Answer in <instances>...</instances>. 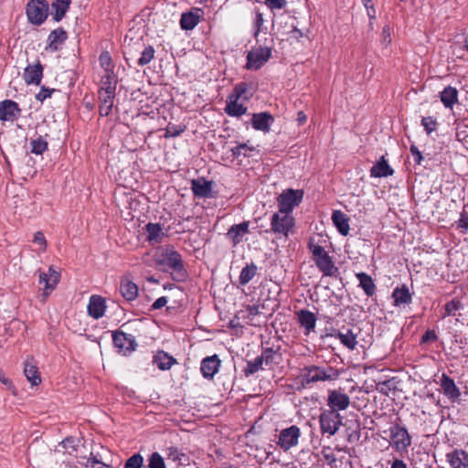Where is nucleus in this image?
<instances>
[{
  "mask_svg": "<svg viewBox=\"0 0 468 468\" xmlns=\"http://www.w3.org/2000/svg\"><path fill=\"white\" fill-rule=\"evenodd\" d=\"M338 372L332 367H322L317 366L304 367L301 369L300 378L302 386L305 388L312 383L336 379Z\"/></svg>",
  "mask_w": 468,
  "mask_h": 468,
  "instance_id": "1",
  "label": "nucleus"
},
{
  "mask_svg": "<svg viewBox=\"0 0 468 468\" xmlns=\"http://www.w3.org/2000/svg\"><path fill=\"white\" fill-rule=\"evenodd\" d=\"M55 452L73 456L79 460V463H83L88 451L85 449L83 439L68 437L57 446Z\"/></svg>",
  "mask_w": 468,
  "mask_h": 468,
  "instance_id": "2",
  "label": "nucleus"
},
{
  "mask_svg": "<svg viewBox=\"0 0 468 468\" xmlns=\"http://www.w3.org/2000/svg\"><path fill=\"white\" fill-rule=\"evenodd\" d=\"M303 191L292 188L284 190L277 198L279 211L291 215L292 209L303 200Z\"/></svg>",
  "mask_w": 468,
  "mask_h": 468,
  "instance_id": "3",
  "label": "nucleus"
},
{
  "mask_svg": "<svg viewBox=\"0 0 468 468\" xmlns=\"http://www.w3.org/2000/svg\"><path fill=\"white\" fill-rule=\"evenodd\" d=\"M27 16L29 22L39 26L48 16V3L46 0H30L27 5Z\"/></svg>",
  "mask_w": 468,
  "mask_h": 468,
  "instance_id": "4",
  "label": "nucleus"
},
{
  "mask_svg": "<svg viewBox=\"0 0 468 468\" xmlns=\"http://www.w3.org/2000/svg\"><path fill=\"white\" fill-rule=\"evenodd\" d=\"M294 226V218L288 213L276 212L271 219V229L276 235L288 236L290 230ZM269 232V229L265 230Z\"/></svg>",
  "mask_w": 468,
  "mask_h": 468,
  "instance_id": "5",
  "label": "nucleus"
},
{
  "mask_svg": "<svg viewBox=\"0 0 468 468\" xmlns=\"http://www.w3.org/2000/svg\"><path fill=\"white\" fill-rule=\"evenodd\" d=\"M159 266H165L177 272L181 277L185 276L184 264L181 255L173 249H165L160 258L156 260Z\"/></svg>",
  "mask_w": 468,
  "mask_h": 468,
  "instance_id": "6",
  "label": "nucleus"
},
{
  "mask_svg": "<svg viewBox=\"0 0 468 468\" xmlns=\"http://www.w3.org/2000/svg\"><path fill=\"white\" fill-rule=\"evenodd\" d=\"M271 56V47H262L252 48L247 55V69H261Z\"/></svg>",
  "mask_w": 468,
  "mask_h": 468,
  "instance_id": "7",
  "label": "nucleus"
},
{
  "mask_svg": "<svg viewBox=\"0 0 468 468\" xmlns=\"http://www.w3.org/2000/svg\"><path fill=\"white\" fill-rule=\"evenodd\" d=\"M319 422L324 433L334 435L342 425V417L335 410H324L320 414Z\"/></svg>",
  "mask_w": 468,
  "mask_h": 468,
  "instance_id": "8",
  "label": "nucleus"
},
{
  "mask_svg": "<svg viewBox=\"0 0 468 468\" xmlns=\"http://www.w3.org/2000/svg\"><path fill=\"white\" fill-rule=\"evenodd\" d=\"M390 438L392 446L398 452H404L411 445V437L407 429L399 424H395L390 428Z\"/></svg>",
  "mask_w": 468,
  "mask_h": 468,
  "instance_id": "9",
  "label": "nucleus"
},
{
  "mask_svg": "<svg viewBox=\"0 0 468 468\" xmlns=\"http://www.w3.org/2000/svg\"><path fill=\"white\" fill-rule=\"evenodd\" d=\"M301 436L300 428L296 425H292L289 428H285L281 431L277 444L283 450L289 451L292 447H295L299 442Z\"/></svg>",
  "mask_w": 468,
  "mask_h": 468,
  "instance_id": "10",
  "label": "nucleus"
},
{
  "mask_svg": "<svg viewBox=\"0 0 468 468\" xmlns=\"http://www.w3.org/2000/svg\"><path fill=\"white\" fill-rule=\"evenodd\" d=\"M112 340L114 346L118 349V352L124 355L127 352L133 351L137 346L133 335L125 334L122 331L113 332Z\"/></svg>",
  "mask_w": 468,
  "mask_h": 468,
  "instance_id": "11",
  "label": "nucleus"
},
{
  "mask_svg": "<svg viewBox=\"0 0 468 468\" xmlns=\"http://www.w3.org/2000/svg\"><path fill=\"white\" fill-rule=\"evenodd\" d=\"M350 404V398L343 393L341 390L334 389L328 391L327 405L330 408L329 410H345Z\"/></svg>",
  "mask_w": 468,
  "mask_h": 468,
  "instance_id": "12",
  "label": "nucleus"
},
{
  "mask_svg": "<svg viewBox=\"0 0 468 468\" xmlns=\"http://www.w3.org/2000/svg\"><path fill=\"white\" fill-rule=\"evenodd\" d=\"M221 361L218 355L205 357L201 361L200 371L207 379H212L218 373Z\"/></svg>",
  "mask_w": 468,
  "mask_h": 468,
  "instance_id": "13",
  "label": "nucleus"
},
{
  "mask_svg": "<svg viewBox=\"0 0 468 468\" xmlns=\"http://www.w3.org/2000/svg\"><path fill=\"white\" fill-rule=\"evenodd\" d=\"M21 113V110L16 101L5 100L0 102V120L13 122L16 120Z\"/></svg>",
  "mask_w": 468,
  "mask_h": 468,
  "instance_id": "14",
  "label": "nucleus"
},
{
  "mask_svg": "<svg viewBox=\"0 0 468 468\" xmlns=\"http://www.w3.org/2000/svg\"><path fill=\"white\" fill-rule=\"evenodd\" d=\"M441 387L443 394L448 397L451 400L455 401L459 399L461 391L455 385L452 378L443 373L441 378Z\"/></svg>",
  "mask_w": 468,
  "mask_h": 468,
  "instance_id": "15",
  "label": "nucleus"
},
{
  "mask_svg": "<svg viewBox=\"0 0 468 468\" xmlns=\"http://www.w3.org/2000/svg\"><path fill=\"white\" fill-rule=\"evenodd\" d=\"M43 76V67L39 61L34 65H28L25 69L23 78L27 84L38 85Z\"/></svg>",
  "mask_w": 468,
  "mask_h": 468,
  "instance_id": "16",
  "label": "nucleus"
},
{
  "mask_svg": "<svg viewBox=\"0 0 468 468\" xmlns=\"http://www.w3.org/2000/svg\"><path fill=\"white\" fill-rule=\"evenodd\" d=\"M274 119L269 112L254 113L251 118V124L255 130L267 133L270 131L271 125Z\"/></svg>",
  "mask_w": 468,
  "mask_h": 468,
  "instance_id": "17",
  "label": "nucleus"
},
{
  "mask_svg": "<svg viewBox=\"0 0 468 468\" xmlns=\"http://www.w3.org/2000/svg\"><path fill=\"white\" fill-rule=\"evenodd\" d=\"M106 309L105 301L101 296L92 295L90 298L88 304V314L94 319H99L103 316Z\"/></svg>",
  "mask_w": 468,
  "mask_h": 468,
  "instance_id": "18",
  "label": "nucleus"
},
{
  "mask_svg": "<svg viewBox=\"0 0 468 468\" xmlns=\"http://www.w3.org/2000/svg\"><path fill=\"white\" fill-rule=\"evenodd\" d=\"M66 39L67 33L62 27H58L51 31L48 37V46L46 47V50L51 52L58 50Z\"/></svg>",
  "mask_w": 468,
  "mask_h": 468,
  "instance_id": "19",
  "label": "nucleus"
},
{
  "mask_svg": "<svg viewBox=\"0 0 468 468\" xmlns=\"http://www.w3.org/2000/svg\"><path fill=\"white\" fill-rule=\"evenodd\" d=\"M59 281V273L56 271L52 266L48 268V272H40L39 273V282L45 283V292L44 294L47 296L49 294V292L52 291L55 286L58 284Z\"/></svg>",
  "mask_w": 468,
  "mask_h": 468,
  "instance_id": "20",
  "label": "nucleus"
},
{
  "mask_svg": "<svg viewBox=\"0 0 468 468\" xmlns=\"http://www.w3.org/2000/svg\"><path fill=\"white\" fill-rule=\"evenodd\" d=\"M298 323L305 329L306 334L314 331L316 324V317L309 310L302 309L296 313Z\"/></svg>",
  "mask_w": 468,
  "mask_h": 468,
  "instance_id": "21",
  "label": "nucleus"
},
{
  "mask_svg": "<svg viewBox=\"0 0 468 468\" xmlns=\"http://www.w3.org/2000/svg\"><path fill=\"white\" fill-rule=\"evenodd\" d=\"M447 460L452 468H468V452L462 449L447 453Z\"/></svg>",
  "mask_w": 468,
  "mask_h": 468,
  "instance_id": "22",
  "label": "nucleus"
},
{
  "mask_svg": "<svg viewBox=\"0 0 468 468\" xmlns=\"http://www.w3.org/2000/svg\"><path fill=\"white\" fill-rule=\"evenodd\" d=\"M240 99H236L235 96L229 94L227 98V105L225 112L228 115L232 117H240L247 112V107L242 102H239Z\"/></svg>",
  "mask_w": 468,
  "mask_h": 468,
  "instance_id": "23",
  "label": "nucleus"
},
{
  "mask_svg": "<svg viewBox=\"0 0 468 468\" xmlns=\"http://www.w3.org/2000/svg\"><path fill=\"white\" fill-rule=\"evenodd\" d=\"M101 93L107 94V98H109V96H115L117 81L115 80L113 70H108L107 73H104L101 77Z\"/></svg>",
  "mask_w": 468,
  "mask_h": 468,
  "instance_id": "24",
  "label": "nucleus"
},
{
  "mask_svg": "<svg viewBox=\"0 0 468 468\" xmlns=\"http://www.w3.org/2000/svg\"><path fill=\"white\" fill-rule=\"evenodd\" d=\"M247 233H249V222L244 221L231 226L227 236L232 240L233 245L236 246L242 241L244 235Z\"/></svg>",
  "mask_w": 468,
  "mask_h": 468,
  "instance_id": "25",
  "label": "nucleus"
},
{
  "mask_svg": "<svg viewBox=\"0 0 468 468\" xmlns=\"http://www.w3.org/2000/svg\"><path fill=\"white\" fill-rule=\"evenodd\" d=\"M393 173V169L388 165L384 156H381L370 169V176L372 177H387L392 176Z\"/></svg>",
  "mask_w": 468,
  "mask_h": 468,
  "instance_id": "26",
  "label": "nucleus"
},
{
  "mask_svg": "<svg viewBox=\"0 0 468 468\" xmlns=\"http://www.w3.org/2000/svg\"><path fill=\"white\" fill-rule=\"evenodd\" d=\"M458 90L452 86H447L440 92V99L445 108L452 109L458 101Z\"/></svg>",
  "mask_w": 468,
  "mask_h": 468,
  "instance_id": "27",
  "label": "nucleus"
},
{
  "mask_svg": "<svg viewBox=\"0 0 468 468\" xmlns=\"http://www.w3.org/2000/svg\"><path fill=\"white\" fill-rule=\"evenodd\" d=\"M154 364L156 365V367L161 370H167L170 369L171 367L176 363V358H174L172 356L168 355L165 351H158L154 356Z\"/></svg>",
  "mask_w": 468,
  "mask_h": 468,
  "instance_id": "28",
  "label": "nucleus"
},
{
  "mask_svg": "<svg viewBox=\"0 0 468 468\" xmlns=\"http://www.w3.org/2000/svg\"><path fill=\"white\" fill-rule=\"evenodd\" d=\"M70 5V0H55L51 4V16L57 22L60 21L66 15Z\"/></svg>",
  "mask_w": 468,
  "mask_h": 468,
  "instance_id": "29",
  "label": "nucleus"
},
{
  "mask_svg": "<svg viewBox=\"0 0 468 468\" xmlns=\"http://www.w3.org/2000/svg\"><path fill=\"white\" fill-rule=\"evenodd\" d=\"M191 189L196 197H208L211 194V183L206 180H193L191 183Z\"/></svg>",
  "mask_w": 468,
  "mask_h": 468,
  "instance_id": "30",
  "label": "nucleus"
},
{
  "mask_svg": "<svg viewBox=\"0 0 468 468\" xmlns=\"http://www.w3.org/2000/svg\"><path fill=\"white\" fill-rule=\"evenodd\" d=\"M332 220L339 231L344 236L349 232L348 218L340 210H335L332 214Z\"/></svg>",
  "mask_w": 468,
  "mask_h": 468,
  "instance_id": "31",
  "label": "nucleus"
},
{
  "mask_svg": "<svg viewBox=\"0 0 468 468\" xmlns=\"http://www.w3.org/2000/svg\"><path fill=\"white\" fill-rule=\"evenodd\" d=\"M392 297L396 306L410 304L412 301L411 293L406 285H402L400 288H396L392 292Z\"/></svg>",
  "mask_w": 468,
  "mask_h": 468,
  "instance_id": "32",
  "label": "nucleus"
},
{
  "mask_svg": "<svg viewBox=\"0 0 468 468\" xmlns=\"http://www.w3.org/2000/svg\"><path fill=\"white\" fill-rule=\"evenodd\" d=\"M120 292L126 301H133L138 295V287L131 281L122 280Z\"/></svg>",
  "mask_w": 468,
  "mask_h": 468,
  "instance_id": "33",
  "label": "nucleus"
},
{
  "mask_svg": "<svg viewBox=\"0 0 468 468\" xmlns=\"http://www.w3.org/2000/svg\"><path fill=\"white\" fill-rule=\"evenodd\" d=\"M315 264L325 276H334L338 271L328 254L324 257L318 258L315 261Z\"/></svg>",
  "mask_w": 468,
  "mask_h": 468,
  "instance_id": "34",
  "label": "nucleus"
},
{
  "mask_svg": "<svg viewBox=\"0 0 468 468\" xmlns=\"http://www.w3.org/2000/svg\"><path fill=\"white\" fill-rule=\"evenodd\" d=\"M198 10L196 12L183 13L180 19V27L184 30H192L199 23Z\"/></svg>",
  "mask_w": 468,
  "mask_h": 468,
  "instance_id": "35",
  "label": "nucleus"
},
{
  "mask_svg": "<svg viewBox=\"0 0 468 468\" xmlns=\"http://www.w3.org/2000/svg\"><path fill=\"white\" fill-rule=\"evenodd\" d=\"M236 99H240L242 101H248L253 96L251 85L247 82H240L237 84L231 93Z\"/></svg>",
  "mask_w": 468,
  "mask_h": 468,
  "instance_id": "36",
  "label": "nucleus"
},
{
  "mask_svg": "<svg viewBox=\"0 0 468 468\" xmlns=\"http://www.w3.org/2000/svg\"><path fill=\"white\" fill-rule=\"evenodd\" d=\"M340 342L346 346L348 349L353 350L357 345L356 336L351 329H345L338 332L337 335Z\"/></svg>",
  "mask_w": 468,
  "mask_h": 468,
  "instance_id": "37",
  "label": "nucleus"
},
{
  "mask_svg": "<svg viewBox=\"0 0 468 468\" xmlns=\"http://www.w3.org/2000/svg\"><path fill=\"white\" fill-rule=\"evenodd\" d=\"M359 281V286L364 290L367 296H372L376 292L375 283L368 274L365 272H359L356 274Z\"/></svg>",
  "mask_w": 468,
  "mask_h": 468,
  "instance_id": "38",
  "label": "nucleus"
},
{
  "mask_svg": "<svg viewBox=\"0 0 468 468\" xmlns=\"http://www.w3.org/2000/svg\"><path fill=\"white\" fill-rule=\"evenodd\" d=\"M145 229L147 232L148 241L156 243L162 241V237L164 236V233L162 231V227L160 224L148 223L145 226Z\"/></svg>",
  "mask_w": 468,
  "mask_h": 468,
  "instance_id": "39",
  "label": "nucleus"
},
{
  "mask_svg": "<svg viewBox=\"0 0 468 468\" xmlns=\"http://www.w3.org/2000/svg\"><path fill=\"white\" fill-rule=\"evenodd\" d=\"M24 373L27 380L33 385L40 384L41 378L37 367L30 362L25 363Z\"/></svg>",
  "mask_w": 468,
  "mask_h": 468,
  "instance_id": "40",
  "label": "nucleus"
},
{
  "mask_svg": "<svg viewBox=\"0 0 468 468\" xmlns=\"http://www.w3.org/2000/svg\"><path fill=\"white\" fill-rule=\"evenodd\" d=\"M256 273L257 266L253 262H251L250 264H247L244 268H242L240 271L239 282L241 285H246L252 280Z\"/></svg>",
  "mask_w": 468,
  "mask_h": 468,
  "instance_id": "41",
  "label": "nucleus"
},
{
  "mask_svg": "<svg viewBox=\"0 0 468 468\" xmlns=\"http://www.w3.org/2000/svg\"><path fill=\"white\" fill-rule=\"evenodd\" d=\"M99 98L101 101L99 113L101 116H108L113 106L114 96H109V98H107V94L99 92Z\"/></svg>",
  "mask_w": 468,
  "mask_h": 468,
  "instance_id": "42",
  "label": "nucleus"
},
{
  "mask_svg": "<svg viewBox=\"0 0 468 468\" xmlns=\"http://www.w3.org/2000/svg\"><path fill=\"white\" fill-rule=\"evenodd\" d=\"M262 365L263 361L261 356H257L254 360L248 361L246 367L243 369L244 375L250 377L255 374L259 370L263 369Z\"/></svg>",
  "mask_w": 468,
  "mask_h": 468,
  "instance_id": "43",
  "label": "nucleus"
},
{
  "mask_svg": "<svg viewBox=\"0 0 468 468\" xmlns=\"http://www.w3.org/2000/svg\"><path fill=\"white\" fill-rule=\"evenodd\" d=\"M463 303L458 299H452L444 306L443 318L446 316H455L456 312L463 309Z\"/></svg>",
  "mask_w": 468,
  "mask_h": 468,
  "instance_id": "44",
  "label": "nucleus"
},
{
  "mask_svg": "<svg viewBox=\"0 0 468 468\" xmlns=\"http://www.w3.org/2000/svg\"><path fill=\"white\" fill-rule=\"evenodd\" d=\"M31 152L36 154H41L48 149V143L42 137H38L30 142Z\"/></svg>",
  "mask_w": 468,
  "mask_h": 468,
  "instance_id": "45",
  "label": "nucleus"
},
{
  "mask_svg": "<svg viewBox=\"0 0 468 468\" xmlns=\"http://www.w3.org/2000/svg\"><path fill=\"white\" fill-rule=\"evenodd\" d=\"M148 468H166L165 460L159 452H154L149 456Z\"/></svg>",
  "mask_w": 468,
  "mask_h": 468,
  "instance_id": "46",
  "label": "nucleus"
},
{
  "mask_svg": "<svg viewBox=\"0 0 468 468\" xmlns=\"http://www.w3.org/2000/svg\"><path fill=\"white\" fill-rule=\"evenodd\" d=\"M154 52H155V51H154V47H152V46H148V47H146V48L143 50V52H142V54H141V57H140V58H139V59H138V65H139V66H144V65H146V64L150 63V62H151V60H152V59L154 58Z\"/></svg>",
  "mask_w": 468,
  "mask_h": 468,
  "instance_id": "47",
  "label": "nucleus"
},
{
  "mask_svg": "<svg viewBox=\"0 0 468 468\" xmlns=\"http://www.w3.org/2000/svg\"><path fill=\"white\" fill-rule=\"evenodd\" d=\"M421 125L426 131L427 134H431L432 132L437 130L438 122L432 116L422 117Z\"/></svg>",
  "mask_w": 468,
  "mask_h": 468,
  "instance_id": "48",
  "label": "nucleus"
},
{
  "mask_svg": "<svg viewBox=\"0 0 468 468\" xmlns=\"http://www.w3.org/2000/svg\"><path fill=\"white\" fill-rule=\"evenodd\" d=\"M143 463V456L140 453H134L126 460L124 468H142Z\"/></svg>",
  "mask_w": 468,
  "mask_h": 468,
  "instance_id": "49",
  "label": "nucleus"
},
{
  "mask_svg": "<svg viewBox=\"0 0 468 468\" xmlns=\"http://www.w3.org/2000/svg\"><path fill=\"white\" fill-rule=\"evenodd\" d=\"M457 229H462L463 232L468 229V205H464L458 221H456Z\"/></svg>",
  "mask_w": 468,
  "mask_h": 468,
  "instance_id": "50",
  "label": "nucleus"
},
{
  "mask_svg": "<svg viewBox=\"0 0 468 468\" xmlns=\"http://www.w3.org/2000/svg\"><path fill=\"white\" fill-rule=\"evenodd\" d=\"M185 126L169 123L165 129V137H176L185 131Z\"/></svg>",
  "mask_w": 468,
  "mask_h": 468,
  "instance_id": "51",
  "label": "nucleus"
},
{
  "mask_svg": "<svg viewBox=\"0 0 468 468\" xmlns=\"http://www.w3.org/2000/svg\"><path fill=\"white\" fill-rule=\"evenodd\" d=\"M276 355V351L271 347H268L262 351L261 357L262 358L263 363H265L266 366H269L275 362L274 359Z\"/></svg>",
  "mask_w": 468,
  "mask_h": 468,
  "instance_id": "52",
  "label": "nucleus"
},
{
  "mask_svg": "<svg viewBox=\"0 0 468 468\" xmlns=\"http://www.w3.org/2000/svg\"><path fill=\"white\" fill-rule=\"evenodd\" d=\"M112 58L107 51H103L100 55V64L104 69L105 73L108 72V70H112Z\"/></svg>",
  "mask_w": 468,
  "mask_h": 468,
  "instance_id": "53",
  "label": "nucleus"
},
{
  "mask_svg": "<svg viewBox=\"0 0 468 468\" xmlns=\"http://www.w3.org/2000/svg\"><path fill=\"white\" fill-rule=\"evenodd\" d=\"M263 23H264V19H263L262 14L260 11H257L255 20H254V29L255 30H254V34H253V36L256 39H257L260 32L262 31Z\"/></svg>",
  "mask_w": 468,
  "mask_h": 468,
  "instance_id": "54",
  "label": "nucleus"
},
{
  "mask_svg": "<svg viewBox=\"0 0 468 468\" xmlns=\"http://www.w3.org/2000/svg\"><path fill=\"white\" fill-rule=\"evenodd\" d=\"M34 243L40 246L41 251H45L47 249V240L46 238L41 231H37L34 235Z\"/></svg>",
  "mask_w": 468,
  "mask_h": 468,
  "instance_id": "55",
  "label": "nucleus"
},
{
  "mask_svg": "<svg viewBox=\"0 0 468 468\" xmlns=\"http://www.w3.org/2000/svg\"><path fill=\"white\" fill-rule=\"evenodd\" d=\"M55 91V89H48L42 87L40 91L36 95V98L39 101H43L47 98L51 97L52 93Z\"/></svg>",
  "mask_w": 468,
  "mask_h": 468,
  "instance_id": "56",
  "label": "nucleus"
},
{
  "mask_svg": "<svg viewBox=\"0 0 468 468\" xmlns=\"http://www.w3.org/2000/svg\"><path fill=\"white\" fill-rule=\"evenodd\" d=\"M322 454L324 459L329 463L332 464L336 462V456L334 452H331V449L329 447L324 448L322 451Z\"/></svg>",
  "mask_w": 468,
  "mask_h": 468,
  "instance_id": "57",
  "label": "nucleus"
},
{
  "mask_svg": "<svg viewBox=\"0 0 468 468\" xmlns=\"http://www.w3.org/2000/svg\"><path fill=\"white\" fill-rule=\"evenodd\" d=\"M286 0H265V4L271 9H282L286 5Z\"/></svg>",
  "mask_w": 468,
  "mask_h": 468,
  "instance_id": "58",
  "label": "nucleus"
},
{
  "mask_svg": "<svg viewBox=\"0 0 468 468\" xmlns=\"http://www.w3.org/2000/svg\"><path fill=\"white\" fill-rule=\"evenodd\" d=\"M312 252L314 255V261L321 257H324L328 253L324 250V249L320 245H314L312 248Z\"/></svg>",
  "mask_w": 468,
  "mask_h": 468,
  "instance_id": "59",
  "label": "nucleus"
},
{
  "mask_svg": "<svg viewBox=\"0 0 468 468\" xmlns=\"http://www.w3.org/2000/svg\"><path fill=\"white\" fill-rule=\"evenodd\" d=\"M87 462L82 464H84L86 467L90 466L94 467L95 464H101L102 466H106L105 463H103L101 460L97 458V456H93L92 452H90V457L86 458Z\"/></svg>",
  "mask_w": 468,
  "mask_h": 468,
  "instance_id": "60",
  "label": "nucleus"
},
{
  "mask_svg": "<svg viewBox=\"0 0 468 468\" xmlns=\"http://www.w3.org/2000/svg\"><path fill=\"white\" fill-rule=\"evenodd\" d=\"M437 340V335L434 330H427L421 337V343H428Z\"/></svg>",
  "mask_w": 468,
  "mask_h": 468,
  "instance_id": "61",
  "label": "nucleus"
},
{
  "mask_svg": "<svg viewBox=\"0 0 468 468\" xmlns=\"http://www.w3.org/2000/svg\"><path fill=\"white\" fill-rule=\"evenodd\" d=\"M410 153L415 157L416 164L420 165L423 159L422 154L420 151L418 149V147L414 144L410 146Z\"/></svg>",
  "mask_w": 468,
  "mask_h": 468,
  "instance_id": "62",
  "label": "nucleus"
},
{
  "mask_svg": "<svg viewBox=\"0 0 468 468\" xmlns=\"http://www.w3.org/2000/svg\"><path fill=\"white\" fill-rule=\"evenodd\" d=\"M183 455L182 453L179 452V451L175 448V447H171L168 449V458L169 459H172L173 461H180L181 458L180 456Z\"/></svg>",
  "mask_w": 468,
  "mask_h": 468,
  "instance_id": "63",
  "label": "nucleus"
},
{
  "mask_svg": "<svg viewBox=\"0 0 468 468\" xmlns=\"http://www.w3.org/2000/svg\"><path fill=\"white\" fill-rule=\"evenodd\" d=\"M167 303V298L165 296L159 297L154 301V303L152 304L153 310H157L162 307H164Z\"/></svg>",
  "mask_w": 468,
  "mask_h": 468,
  "instance_id": "64",
  "label": "nucleus"
}]
</instances>
